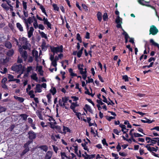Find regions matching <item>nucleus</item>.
I'll use <instances>...</instances> for the list:
<instances>
[{"label": "nucleus", "instance_id": "obj_25", "mask_svg": "<svg viewBox=\"0 0 159 159\" xmlns=\"http://www.w3.org/2000/svg\"><path fill=\"white\" fill-rule=\"evenodd\" d=\"M14 98L15 99L21 102H23L24 100L23 98L18 97L16 96H14Z\"/></svg>", "mask_w": 159, "mask_h": 159}, {"label": "nucleus", "instance_id": "obj_53", "mask_svg": "<svg viewBox=\"0 0 159 159\" xmlns=\"http://www.w3.org/2000/svg\"><path fill=\"white\" fill-rule=\"evenodd\" d=\"M134 135L135 137H139L143 136V135L140 134L138 133H134Z\"/></svg>", "mask_w": 159, "mask_h": 159}, {"label": "nucleus", "instance_id": "obj_45", "mask_svg": "<svg viewBox=\"0 0 159 159\" xmlns=\"http://www.w3.org/2000/svg\"><path fill=\"white\" fill-rule=\"evenodd\" d=\"M76 39L80 42L81 43L82 42L81 39L79 34L78 33L77 34Z\"/></svg>", "mask_w": 159, "mask_h": 159}, {"label": "nucleus", "instance_id": "obj_62", "mask_svg": "<svg viewBox=\"0 0 159 159\" xmlns=\"http://www.w3.org/2000/svg\"><path fill=\"white\" fill-rule=\"evenodd\" d=\"M102 144H103L104 145H106V146H108V144H107V142H106V140L105 139H103L102 140Z\"/></svg>", "mask_w": 159, "mask_h": 159}, {"label": "nucleus", "instance_id": "obj_58", "mask_svg": "<svg viewBox=\"0 0 159 159\" xmlns=\"http://www.w3.org/2000/svg\"><path fill=\"white\" fill-rule=\"evenodd\" d=\"M47 97L48 99V101L50 102L51 101V95L50 94H48L47 96Z\"/></svg>", "mask_w": 159, "mask_h": 159}, {"label": "nucleus", "instance_id": "obj_35", "mask_svg": "<svg viewBox=\"0 0 159 159\" xmlns=\"http://www.w3.org/2000/svg\"><path fill=\"white\" fill-rule=\"evenodd\" d=\"M34 22L33 23V26L35 29L38 28L39 25H38L37 20L36 19H34Z\"/></svg>", "mask_w": 159, "mask_h": 159}, {"label": "nucleus", "instance_id": "obj_20", "mask_svg": "<svg viewBox=\"0 0 159 159\" xmlns=\"http://www.w3.org/2000/svg\"><path fill=\"white\" fill-rule=\"evenodd\" d=\"M48 46L46 45V43L45 42H43L42 44V48L43 51H46L47 48Z\"/></svg>", "mask_w": 159, "mask_h": 159}, {"label": "nucleus", "instance_id": "obj_22", "mask_svg": "<svg viewBox=\"0 0 159 159\" xmlns=\"http://www.w3.org/2000/svg\"><path fill=\"white\" fill-rule=\"evenodd\" d=\"M31 77L32 79L33 80L36 81H38V78L37 76V74L35 73H34L32 74L31 76Z\"/></svg>", "mask_w": 159, "mask_h": 159}, {"label": "nucleus", "instance_id": "obj_43", "mask_svg": "<svg viewBox=\"0 0 159 159\" xmlns=\"http://www.w3.org/2000/svg\"><path fill=\"white\" fill-rule=\"evenodd\" d=\"M33 22L32 18L31 17H29L26 22V23H28L30 24Z\"/></svg>", "mask_w": 159, "mask_h": 159}, {"label": "nucleus", "instance_id": "obj_3", "mask_svg": "<svg viewBox=\"0 0 159 159\" xmlns=\"http://www.w3.org/2000/svg\"><path fill=\"white\" fill-rule=\"evenodd\" d=\"M71 157H68L65 152H61V159H76L75 155L73 153H71Z\"/></svg>", "mask_w": 159, "mask_h": 159}, {"label": "nucleus", "instance_id": "obj_48", "mask_svg": "<svg viewBox=\"0 0 159 159\" xmlns=\"http://www.w3.org/2000/svg\"><path fill=\"white\" fill-rule=\"evenodd\" d=\"M37 115L38 116V117L39 118L42 120H43V118L42 116V115L40 112H37Z\"/></svg>", "mask_w": 159, "mask_h": 159}, {"label": "nucleus", "instance_id": "obj_50", "mask_svg": "<svg viewBox=\"0 0 159 159\" xmlns=\"http://www.w3.org/2000/svg\"><path fill=\"white\" fill-rule=\"evenodd\" d=\"M97 102L98 103V104H99V105H102L104 104V103L102 102L101 99L97 100Z\"/></svg>", "mask_w": 159, "mask_h": 159}, {"label": "nucleus", "instance_id": "obj_44", "mask_svg": "<svg viewBox=\"0 0 159 159\" xmlns=\"http://www.w3.org/2000/svg\"><path fill=\"white\" fill-rule=\"evenodd\" d=\"M103 19L104 21H106L108 19V16L107 13H105L103 14Z\"/></svg>", "mask_w": 159, "mask_h": 159}, {"label": "nucleus", "instance_id": "obj_59", "mask_svg": "<svg viewBox=\"0 0 159 159\" xmlns=\"http://www.w3.org/2000/svg\"><path fill=\"white\" fill-rule=\"evenodd\" d=\"M32 70V67L31 66H28L27 69V72L29 73Z\"/></svg>", "mask_w": 159, "mask_h": 159}, {"label": "nucleus", "instance_id": "obj_64", "mask_svg": "<svg viewBox=\"0 0 159 159\" xmlns=\"http://www.w3.org/2000/svg\"><path fill=\"white\" fill-rule=\"evenodd\" d=\"M71 98L73 99V101H76L79 99L76 96H72Z\"/></svg>", "mask_w": 159, "mask_h": 159}, {"label": "nucleus", "instance_id": "obj_36", "mask_svg": "<svg viewBox=\"0 0 159 159\" xmlns=\"http://www.w3.org/2000/svg\"><path fill=\"white\" fill-rule=\"evenodd\" d=\"M2 7L6 10H8L9 8L6 4L3 3L1 5Z\"/></svg>", "mask_w": 159, "mask_h": 159}, {"label": "nucleus", "instance_id": "obj_38", "mask_svg": "<svg viewBox=\"0 0 159 159\" xmlns=\"http://www.w3.org/2000/svg\"><path fill=\"white\" fill-rule=\"evenodd\" d=\"M69 72L70 73V75L72 76L73 77V76H77V74H75V73H73V70H72V69H70L69 70Z\"/></svg>", "mask_w": 159, "mask_h": 159}, {"label": "nucleus", "instance_id": "obj_61", "mask_svg": "<svg viewBox=\"0 0 159 159\" xmlns=\"http://www.w3.org/2000/svg\"><path fill=\"white\" fill-rule=\"evenodd\" d=\"M52 147L54 151L57 153L58 150L57 147L54 145H52Z\"/></svg>", "mask_w": 159, "mask_h": 159}, {"label": "nucleus", "instance_id": "obj_42", "mask_svg": "<svg viewBox=\"0 0 159 159\" xmlns=\"http://www.w3.org/2000/svg\"><path fill=\"white\" fill-rule=\"evenodd\" d=\"M122 79L125 80V82L129 81V78L127 75H125L122 76Z\"/></svg>", "mask_w": 159, "mask_h": 159}, {"label": "nucleus", "instance_id": "obj_23", "mask_svg": "<svg viewBox=\"0 0 159 159\" xmlns=\"http://www.w3.org/2000/svg\"><path fill=\"white\" fill-rule=\"evenodd\" d=\"M34 91L33 90H31L28 92V93L31 98H34L35 95L34 94Z\"/></svg>", "mask_w": 159, "mask_h": 159}, {"label": "nucleus", "instance_id": "obj_46", "mask_svg": "<svg viewBox=\"0 0 159 159\" xmlns=\"http://www.w3.org/2000/svg\"><path fill=\"white\" fill-rule=\"evenodd\" d=\"M64 98H62V99H60L59 100V105L62 107V104L64 102Z\"/></svg>", "mask_w": 159, "mask_h": 159}, {"label": "nucleus", "instance_id": "obj_19", "mask_svg": "<svg viewBox=\"0 0 159 159\" xmlns=\"http://www.w3.org/2000/svg\"><path fill=\"white\" fill-rule=\"evenodd\" d=\"M50 125L51 127V128H52V129H54V128H57L58 129V131L59 132L62 133V132H61V128L60 126H55V124H50Z\"/></svg>", "mask_w": 159, "mask_h": 159}, {"label": "nucleus", "instance_id": "obj_5", "mask_svg": "<svg viewBox=\"0 0 159 159\" xmlns=\"http://www.w3.org/2000/svg\"><path fill=\"white\" fill-rule=\"evenodd\" d=\"M158 32V30L155 26L152 25L150 26L149 30V35L152 34V35H155Z\"/></svg>", "mask_w": 159, "mask_h": 159}, {"label": "nucleus", "instance_id": "obj_14", "mask_svg": "<svg viewBox=\"0 0 159 159\" xmlns=\"http://www.w3.org/2000/svg\"><path fill=\"white\" fill-rule=\"evenodd\" d=\"M82 65H80L78 66V67L80 70V72L81 75L83 74L84 73H87L86 69L85 68L84 70L83 68L81 67V66L82 67Z\"/></svg>", "mask_w": 159, "mask_h": 159}, {"label": "nucleus", "instance_id": "obj_11", "mask_svg": "<svg viewBox=\"0 0 159 159\" xmlns=\"http://www.w3.org/2000/svg\"><path fill=\"white\" fill-rule=\"evenodd\" d=\"M34 30V28L32 27H30L29 29L27 30L28 36L29 38H30L33 35Z\"/></svg>", "mask_w": 159, "mask_h": 159}, {"label": "nucleus", "instance_id": "obj_63", "mask_svg": "<svg viewBox=\"0 0 159 159\" xmlns=\"http://www.w3.org/2000/svg\"><path fill=\"white\" fill-rule=\"evenodd\" d=\"M82 52H81V51H79L77 53V56L78 57H80L81 56Z\"/></svg>", "mask_w": 159, "mask_h": 159}, {"label": "nucleus", "instance_id": "obj_51", "mask_svg": "<svg viewBox=\"0 0 159 159\" xmlns=\"http://www.w3.org/2000/svg\"><path fill=\"white\" fill-rule=\"evenodd\" d=\"M85 107H86L87 109V110L89 112H92V110L91 109V107H90L87 105V104H86L85 105Z\"/></svg>", "mask_w": 159, "mask_h": 159}, {"label": "nucleus", "instance_id": "obj_33", "mask_svg": "<svg viewBox=\"0 0 159 159\" xmlns=\"http://www.w3.org/2000/svg\"><path fill=\"white\" fill-rule=\"evenodd\" d=\"M14 53V50L13 49H11L9 50L7 52V55L9 56H12Z\"/></svg>", "mask_w": 159, "mask_h": 159}, {"label": "nucleus", "instance_id": "obj_30", "mask_svg": "<svg viewBox=\"0 0 159 159\" xmlns=\"http://www.w3.org/2000/svg\"><path fill=\"white\" fill-rule=\"evenodd\" d=\"M39 148H40L41 150H43V151L46 152L48 150V147L46 145H43L39 147Z\"/></svg>", "mask_w": 159, "mask_h": 159}, {"label": "nucleus", "instance_id": "obj_4", "mask_svg": "<svg viewBox=\"0 0 159 159\" xmlns=\"http://www.w3.org/2000/svg\"><path fill=\"white\" fill-rule=\"evenodd\" d=\"M19 51L21 54L22 57L24 58L25 61L27 58L28 54L26 51L23 50L21 46H19Z\"/></svg>", "mask_w": 159, "mask_h": 159}, {"label": "nucleus", "instance_id": "obj_2", "mask_svg": "<svg viewBox=\"0 0 159 159\" xmlns=\"http://www.w3.org/2000/svg\"><path fill=\"white\" fill-rule=\"evenodd\" d=\"M19 42L22 45V47L25 50L30 48V44L27 40V39L25 37H23L19 39Z\"/></svg>", "mask_w": 159, "mask_h": 159}, {"label": "nucleus", "instance_id": "obj_52", "mask_svg": "<svg viewBox=\"0 0 159 159\" xmlns=\"http://www.w3.org/2000/svg\"><path fill=\"white\" fill-rule=\"evenodd\" d=\"M53 7L54 8V9L55 10L58 11L59 10V7L57 6L56 4H53Z\"/></svg>", "mask_w": 159, "mask_h": 159}, {"label": "nucleus", "instance_id": "obj_1", "mask_svg": "<svg viewBox=\"0 0 159 159\" xmlns=\"http://www.w3.org/2000/svg\"><path fill=\"white\" fill-rule=\"evenodd\" d=\"M51 50L53 53V55H51L50 57V59L51 61V65L55 67V71H56L57 68V61L59 59H61L63 57V55L62 53H60L58 56H55L54 57L55 53L58 52H62L63 51V46L61 45L57 47H51Z\"/></svg>", "mask_w": 159, "mask_h": 159}, {"label": "nucleus", "instance_id": "obj_7", "mask_svg": "<svg viewBox=\"0 0 159 159\" xmlns=\"http://www.w3.org/2000/svg\"><path fill=\"white\" fill-rule=\"evenodd\" d=\"M116 22L117 25L116 27L118 28H122L121 25L122 23V19L118 16L116 19Z\"/></svg>", "mask_w": 159, "mask_h": 159}, {"label": "nucleus", "instance_id": "obj_10", "mask_svg": "<svg viewBox=\"0 0 159 159\" xmlns=\"http://www.w3.org/2000/svg\"><path fill=\"white\" fill-rule=\"evenodd\" d=\"M68 98L66 97H64V102L62 104V107L66 109H68L69 107V104L67 103Z\"/></svg>", "mask_w": 159, "mask_h": 159}, {"label": "nucleus", "instance_id": "obj_15", "mask_svg": "<svg viewBox=\"0 0 159 159\" xmlns=\"http://www.w3.org/2000/svg\"><path fill=\"white\" fill-rule=\"evenodd\" d=\"M122 30L123 31V33L122 34L125 36V43H126L128 42V39L129 38V37L127 33L123 29H122Z\"/></svg>", "mask_w": 159, "mask_h": 159}, {"label": "nucleus", "instance_id": "obj_13", "mask_svg": "<svg viewBox=\"0 0 159 159\" xmlns=\"http://www.w3.org/2000/svg\"><path fill=\"white\" fill-rule=\"evenodd\" d=\"M35 90L34 92L35 93H41V92L42 90L41 89V85L39 84H37L36 85V87L35 88Z\"/></svg>", "mask_w": 159, "mask_h": 159}, {"label": "nucleus", "instance_id": "obj_9", "mask_svg": "<svg viewBox=\"0 0 159 159\" xmlns=\"http://www.w3.org/2000/svg\"><path fill=\"white\" fill-rule=\"evenodd\" d=\"M28 134H29V138L30 140H33L36 137V134L32 131H30Z\"/></svg>", "mask_w": 159, "mask_h": 159}, {"label": "nucleus", "instance_id": "obj_17", "mask_svg": "<svg viewBox=\"0 0 159 159\" xmlns=\"http://www.w3.org/2000/svg\"><path fill=\"white\" fill-rule=\"evenodd\" d=\"M119 126L121 128V131L123 132L124 133H125L128 131V129H126V126L123 124H120Z\"/></svg>", "mask_w": 159, "mask_h": 159}, {"label": "nucleus", "instance_id": "obj_21", "mask_svg": "<svg viewBox=\"0 0 159 159\" xmlns=\"http://www.w3.org/2000/svg\"><path fill=\"white\" fill-rule=\"evenodd\" d=\"M0 72L2 74H5L7 72V69L2 66H0Z\"/></svg>", "mask_w": 159, "mask_h": 159}, {"label": "nucleus", "instance_id": "obj_47", "mask_svg": "<svg viewBox=\"0 0 159 159\" xmlns=\"http://www.w3.org/2000/svg\"><path fill=\"white\" fill-rule=\"evenodd\" d=\"M82 7L85 11L87 12L89 10L88 8L84 4L82 5Z\"/></svg>", "mask_w": 159, "mask_h": 159}, {"label": "nucleus", "instance_id": "obj_26", "mask_svg": "<svg viewBox=\"0 0 159 159\" xmlns=\"http://www.w3.org/2000/svg\"><path fill=\"white\" fill-rule=\"evenodd\" d=\"M16 26L20 31H23V29L21 25L19 23H16Z\"/></svg>", "mask_w": 159, "mask_h": 159}, {"label": "nucleus", "instance_id": "obj_40", "mask_svg": "<svg viewBox=\"0 0 159 159\" xmlns=\"http://www.w3.org/2000/svg\"><path fill=\"white\" fill-rule=\"evenodd\" d=\"M102 97L103 98L102 101L107 103V104L108 105H109L110 104H111L110 102H108L107 100V99L106 98V97L103 95L102 96Z\"/></svg>", "mask_w": 159, "mask_h": 159}, {"label": "nucleus", "instance_id": "obj_27", "mask_svg": "<svg viewBox=\"0 0 159 159\" xmlns=\"http://www.w3.org/2000/svg\"><path fill=\"white\" fill-rule=\"evenodd\" d=\"M97 18L99 21H101L102 20V14L100 12H98L97 15Z\"/></svg>", "mask_w": 159, "mask_h": 159}, {"label": "nucleus", "instance_id": "obj_60", "mask_svg": "<svg viewBox=\"0 0 159 159\" xmlns=\"http://www.w3.org/2000/svg\"><path fill=\"white\" fill-rule=\"evenodd\" d=\"M115 119V117L113 116H107V119L109 121H111V120Z\"/></svg>", "mask_w": 159, "mask_h": 159}, {"label": "nucleus", "instance_id": "obj_16", "mask_svg": "<svg viewBox=\"0 0 159 159\" xmlns=\"http://www.w3.org/2000/svg\"><path fill=\"white\" fill-rule=\"evenodd\" d=\"M32 54L33 56L35 57L36 61L38 62L39 61L38 59V52L35 50H33L32 51Z\"/></svg>", "mask_w": 159, "mask_h": 159}, {"label": "nucleus", "instance_id": "obj_49", "mask_svg": "<svg viewBox=\"0 0 159 159\" xmlns=\"http://www.w3.org/2000/svg\"><path fill=\"white\" fill-rule=\"evenodd\" d=\"M20 116L23 119V120H26L27 119V115L24 114H22L20 115Z\"/></svg>", "mask_w": 159, "mask_h": 159}, {"label": "nucleus", "instance_id": "obj_39", "mask_svg": "<svg viewBox=\"0 0 159 159\" xmlns=\"http://www.w3.org/2000/svg\"><path fill=\"white\" fill-rule=\"evenodd\" d=\"M5 46L8 48H10L12 46L11 43L9 42H7L6 43Z\"/></svg>", "mask_w": 159, "mask_h": 159}, {"label": "nucleus", "instance_id": "obj_28", "mask_svg": "<svg viewBox=\"0 0 159 159\" xmlns=\"http://www.w3.org/2000/svg\"><path fill=\"white\" fill-rule=\"evenodd\" d=\"M39 32L42 38H44L46 39H48L47 34L43 32H41L40 31H39Z\"/></svg>", "mask_w": 159, "mask_h": 159}, {"label": "nucleus", "instance_id": "obj_24", "mask_svg": "<svg viewBox=\"0 0 159 159\" xmlns=\"http://www.w3.org/2000/svg\"><path fill=\"white\" fill-rule=\"evenodd\" d=\"M63 132H62L61 131V132H62V133H64L65 134L67 132H69L70 133V132H71V130L70 129H69V128H68L67 127H65L64 126H63Z\"/></svg>", "mask_w": 159, "mask_h": 159}, {"label": "nucleus", "instance_id": "obj_34", "mask_svg": "<svg viewBox=\"0 0 159 159\" xmlns=\"http://www.w3.org/2000/svg\"><path fill=\"white\" fill-rule=\"evenodd\" d=\"M138 2L140 4L143 6L145 5V3H149V2H146L144 0H138Z\"/></svg>", "mask_w": 159, "mask_h": 159}, {"label": "nucleus", "instance_id": "obj_57", "mask_svg": "<svg viewBox=\"0 0 159 159\" xmlns=\"http://www.w3.org/2000/svg\"><path fill=\"white\" fill-rule=\"evenodd\" d=\"M111 155L112 157H115V159H117L119 158L118 155L117 154H115L113 153H111Z\"/></svg>", "mask_w": 159, "mask_h": 159}, {"label": "nucleus", "instance_id": "obj_55", "mask_svg": "<svg viewBox=\"0 0 159 159\" xmlns=\"http://www.w3.org/2000/svg\"><path fill=\"white\" fill-rule=\"evenodd\" d=\"M6 110L5 108L0 106V113L5 111Z\"/></svg>", "mask_w": 159, "mask_h": 159}, {"label": "nucleus", "instance_id": "obj_54", "mask_svg": "<svg viewBox=\"0 0 159 159\" xmlns=\"http://www.w3.org/2000/svg\"><path fill=\"white\" fill-rule=\"evenodd\" d=\"M73 147L74 148V150L76 154H78V146L77 145L75 146H73Z\"/></svg>", "mask_w": 159, "mask_h": 159}, {"label": "nucleus", "instance_id": "obj_12", "mask_svg": "<svg viewBox=\"0 0 159 159\" xmlns=\"http://www.w3.org/2000/svg\"><path fill=\"white\" fill-rule=\"evenodd\" d=\"M36 70L38 71L40 75H43V71L42 70V66H37L36 67Z\"/></svg>", "mask_w": 159, "mask_h": 159}, {"label": "nucleus", "instance_id": "obj_29", "mask_svg": "<svg viewBox=\"0 0 159 159\" xmlns=\"http://www.w3.org/2000/svg\"><path fill=\"white\" fill-rule=\"evenodd\" d=\"M77 106H78V105L76 103L72 102L71 103V105L70 107V108L75 112V107Z\"/></svg>", "mask_w": 159, "mask_h": 159}, {"label": "nucleus", "instance_id": "obj_18", "mask_svg": "<svg viewBox=\"0 0 159 159\" xmlns=\"http://www.w3.org/2000/svg\"><path fill=\"white\" fill-rule=\"evenodd\" d=\"M52 155V152L50 151H48L46 153L45 156V159H50Z\"/></svg>", "mask_w": 159, "mask_h": 159}, {"label": "nucleus", "instance_id": "obj_32", "mask_svg": "<svg viewBox=\"0 0 159 159\" xmlns=\"http://www.w3.org/2000/svg\"><path fill=\"white\" fill-rule=\"evenodd\" d=\"M40 8L41 9L42 12L44 13L47 16H48V15L46 12L45 9L44 7L42 5H40Z\"/></svg>", "mask_w": 159, "mask_h": 159}, {"label": "nucleus", "instance_id": "obj_37", "mask_svg": "<svg viewBox=\"0 0 159 159\" xmlns=\"http://www.w3.org/2000/svg\"><path fill=\"white\" fill-rule=\"evenodd\" d=\"M8 77L9 79V81H13L14 80L13 76L10 74H8Z\"/></svg>", "mask_w": 159, "mask_h": 159}, {"label": "nucleus", "instance_id": "obj_31", "mask_svg": "<svg viewBox=\"0 0 159 159\" xmlns=\"http://www.w3.org/2000/svg\"><path fill=\"white\" fill-rule=\"evenodd\" d=\"M158 139V138H156L153 139H152L151 141V143H152L150 144V145H153V144L156 143V142H157V140Z\"/></svg>", "mask_w": 159, "mask_h": 159}, {"label": "nucleus", "instance_id": "obj_8", "mask_svg": "<svg viewBox=\"0 0 159 159\" xmlns=\"http://www.w3.org/2000/svg\"><path fill=\"white\" fill-rule=\"evenodd\" d=\"M43 24L44 25H46L47 28L51 29V23L48 21V20L47 18H46L44 17L43 18Z\"/></svg>", "mask_w": 159, "mask_h": 159}, {"label": "nucleus", "instance_id": "obj_56", "mask_svg": "<svg viewBox=\"0 0 159 159\" xmlns=\"http://www.w3.org/2000/svg\"><path fill=\"white\" fill-rule=\"evenodd\" d=\"M38 28L39 29H41V30H43L44 29V28H45L44 26L43 25H42V24H39V26H38Z\"/></svg>", "mask_w": 159, "mask_h": 159}, {"label": "nucleus", "instance_id": "obj_6", "mask_svg": "<svg viewBox=\"0 0 159 159\" xmlns=\"http://www.w3.org/2000/svg\"><path fill=\"white\" fill-rule=\"evenodd\" d=\"M12 70L17 72H22L23 69L21 64L15 65L12 67Z\"/></svg>", "mask_w": 159, "mask_h": 159}, {"label": "nucleus", "instance_id": "obj_41", "mask_svg": "<svg viewBox=\"0 0 159 159\" xmlns=\"http://www.w3.org/2000/svg\"><path fill=\"white\" fill-rule=\"evenodd\" d=\"M50 92L51 93H52V94L53 95H54L55 94V93H56V89L54 87H52V88L50 90Z\"/></svg>", "mask_w": 159, "mask_h": 159}]
</instances>
